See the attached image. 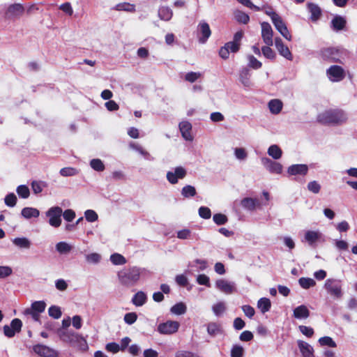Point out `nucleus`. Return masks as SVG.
Returning a JSON list of instances; mask_svg holds the SVG:
<instances>
[{
    "label": "nucleus",
    "instance_id": "f257e3e1",
    "mask_svg": "<svg viewBox=\"0 0 357 357\" xmlns=\"http://www.w3.org/2000/svg\"><path fill=\"white\" fill-rule=\"evenodd\" d=\"M347 121L346 113L340 109H327L317 116V121L323 125H341Z\"/></svg>",
    "mask_w": 357,
    "mask_h": 357
},
{
    "label": "nucleus",
    "instance_id": "f03ea898",
    "mask_svg": "<svg viewBox=\"0 0 357 357\" xmlns=\"http://www.w3.org/2000/svg\"><path fill=\"white\" fill-rule=\"evenodd\" d=\"M142 269L136 266L125 267L117 273L120 284L126 287L137 284L140 280Z\"/></svg>",
    "mask_w": 357,
    "mask_h": 357
},
{
    "label": "nucleus",
    "instance_id": "7ed1b4c3",
    "mask_svg": "<svg viewBox=\"0 0 357 357\" xmlns=\"http://www.w3.org/2000/svg\"><path fill=\"white\" fill-rule=\"evenodd\" d=\"M57 334L61 341L69 344L82 351L88 350L86 340L80 335L68 330H58Z\"/></svg>",
    "mask_w": 357,
    "mask_h": 357
},
{
    "label": "nucleus",
    "instance_id": "20e7f679",
    "mask_svg": "<svg viewBox=\"0 0 357 357\" xmlns=\"http://www.w3.org/2000/svg\"><path fill=\"white\" fill-rule=\"evenodd\" d=\"M328 293L336 298L342 296L341 281L336 279H327L324 285Z\"/></svg>",
    "mask_w": 357,
    "mask_h": 357
},
{
    "label": "nucleus",
    "instance_id": "39448f33",
    "mask_svg": "<svg viewBox=\"0 0 357 357\" xmlns=\"http://www.w3.org/2000/svg\"><path fill=\"white\" fill-rule=\"evenodd\" d=\"M25 8L21 3H13L8 6L4 17L6 20H14L20 19L24 13Z\"/></svg>",
    "mask_w": 357,
    "mask_h": 357
},
{
    "label": "nucleus",
    "instance_id": "423d86ee",
    "mask_svg": "<svg viewBox=\"0 0 357 357\" xmlns=\"http://www.w3.org/2000/svg\"><path fill=\"white\" fill-rule=\"evenodd\" d=\"M319 55L324 61L337 62L339 61L340 51L334 47H323L319 50Z\"/></svg>",
    "mask_w": 357,
    "mask_h": 357
},
{
    "label": "nucleus",
    "instance_id": "0eeeda50",
    "mask_svg": "<svg viewBox=\"0 0 357 357\" xmlns=\"http://www.w3.org/2000/svg\"><path fill=\"white\" fill-rule=\"evenodd\" d=\"M22 321L18 318H15L11 321L10 326H3V333L8 338L13 337L15 333H19L22 331Z\"/></svg>",
    "mask_w": 357,
    "mask_h": 357
},
{
    "label": "nucleus",
    "instance_id": "6e6552de",
    "mask_svg": "<svg viewBox=\"0 0 357 357\" xmlns=\"http://www.w3.org/2000/svg\"><path fill=\"white\" fill-rule=\"evenodd\" d=\"M62 208L59 206L50 208L47 212L49 223L54 227H59L61 224Z\"/></svg>",
    "mask_w": 357,
    "mask_h": 357
},
{
    "label": "nucleus",
    "instance_id": "1a4fd4ad",
    "mask_svg": "<svg viewBox=\"0 0 357 357\" xmlns=\"http://www.w3.org/2000/svg\"><path fill=\"white\" fill-rule=\"evenodd\" d=\"M326 74L332 82H340L345 77V72L340 66H331L327 70Z\"/></svg>",
    "mask_w": 357,
    "mask_h": 357
},
{
    "label": "nucleus",
    "instance_id": "9d476101",
    "mask_svg": "<svg viewBox=\"0 0 357 357\" xmlns=\"http://www.w3.org/2000/svg\"><path fill=\"white\" fill-rule=\"evenodd\" d=\"M179 326L176 321H167L158 325V331L161 334H172L178 331Z\"/></svg>",
    "mask_w": 357,
    "mask_h": 357
},
{
    "label": "nucleus",
    "instance_id": "9b49d317",
    "mask_svg": "<svg viewBox=\"0 0 357 357\" xmlns=\"http://www.w3.org/2000/svg\"><path fill=\"white\" fill-rule=\"evenodd\" d=\"M261 37L264 43L267 45H273V31L271 26L268 22H264L261 23Z\"/></svg>",
    "mask_w": 357,
    "mask_h": 357
},
{
    "label": "nucleus",
    "instance_id": "f8f14e48",
    "mask_svg": "<svg viewBox=\"0 0 357 357\" xmlns=\"http://www.w3.org/2000/svg\"><path fill=\"white\" fill-rule=\"evenodd\" d=\"M187 174L186 170L182 167H177L174 172H168L167 173V179L172 184L178 183V179L183 178Z\"/></svg>",
    "mask_w": 357,
    "mask_h": 357
},
{
    "label": "nucleus",
    "instance_id": "ddd939ff",
    "mask_svg": "<svg viewBox=\"0 0 357 357\" xmlns=\"http://www.w3.org/2000/svg\"><path fill=\"white\" fill-rule=\"evenodd\" d=\"M275 45L279 54L285 59L291 61L293 56L289 47L285 45L280 38H275Z\"/></svg>",
    "mask_w": 357,
    "mask_h": 357
},
{
    "label": "nucleus",
    "instance_id": "4468645a",
    "mask_svg": "<svg viewBox=\"0 0 357 357\" xmlns=\"http://www.w3.org/2000/svg\"><path fill=\"white\" fill-rule=\"evenodd\" d=\"M264 167L272 174H281L282 172V165L278 162L271 160L268 158H264L261 160Z\"/></svg>",
    "mask_w": 357,
    "mask_h": 357
},
{
    "label": "nucleus",
    "instance_id": "2eb2a0df",
    "mask_svg": "<svg viewBox=\"0 0 357 357\" xmlns=\"http://www.w3.org/2000/svg\"><path fill=\"white\" fill-rule=\"evenodd\" d=\"M33 350L41 357H56L57 356L56 352L54 349L43 344L34 345Z\"/></svg>",
    "mask_w": 357,
    "mask_h": 357
},
{
    "label": "nucleus",
    "instance_id": "dca6fc26",
    "mask_svg": "<svg viewBox=\"0 0 357 357\" xmlns=\"http://www.w3.org/2000/svg\"><path fill=\"white\" fill-rule=\"evenodd\" d=\"M308 166L305 164H296L289 166L287 169V173L291 176H305L308 173Z\"/></svg>",
    "mask_w": 357,
    "mask_h": 357
},
{
    "label": "nucleus",
    "instance_id": "f3484780",
    "mask_svg": "<svg viewBox=\"0 0 357 357\" xmlns=\"http://www.w3.org/2000/svg\"><path fill=\"white\" fill-rule=\"evenodd\" d=\"M198 32L201 34L199 40L201 43H205L211 35V30L209 24L202 21L198 24Z\"/></svg>",
    "mask_w": 357,
    "mask_h": 357
},
{
    "label": "nucleus",
    "instance_id": "a211bd4d",
    "mask_svg": "<svg viewBox=\"0 0 357 357\" xmlns=\"http://www.w3.org/2000/svg\"><path fill=\"white\" fill-rule=\"evenodd\" d=\"M179 129L181 132L183 137L186 139L191 141L192 137L191 135L192 125L188 121H182L179 123Z\"/></svg>",
    "mask_w": 357,
    "mask_h": 357
},
{
    "label": "nucleus",
    "instance_id": "6ab92c4d",
    "mask_svg": "<svg viewBox=\"0 0 357 357\" xmlns=\"http://www.w3.org/2000/svg\"><path fill=\"white\" fill-rule=\"evenodd\" d=\"M346 24V19L340 15H335L331 20V28L336 31L343 30Z\"/></svg>",
    "mask_w": 357,
    "mask_h": 357
},
{
    "label": "nucleus",
    "instance_id": "aec40b11",
    "mask_svg": "<svg viewBox=\"0 0 357 357\" xmlns=\"http://www.w3.org/2000/svg\"><path fill=\"white\" fill-rule=\"evenodd\" d=\"M215 285L218 289L227 294H231L234 290V286L223 279L218 280Z\"/></svg>",
    "mask_w": 357,
    "mask_h": 357
},
{
    "label": "nucleus",
    "instance_id": "412c9836",
    "mask_svg": "<svg viewBox=\"0 0 357 357\" xmlns=\"http://www.w3.org/2000/svg\"><path fill=\"white\" fill-rule=\"evenodd\" d=\"M310 314L308 308L305 305H301L294 308L293 316L296 319H307Z\"/></svg>",
    "mask_w": 357,
    "mask_h": 357
},
{
    "label": "nucleus",
    "instance_id": "4be33fe9",
    "mask_svg": "<svg viewBox=\"0 0 357 357\" xmlns=\"http://www.w3.org/2000/svg\"><path fill=\"white\" fill-rule=\"evenodd\" d=\"M298 345L303 357H314V350L308 343L300 340Z\"/></svg>",
    "mask_w": 357,
    "mask_h": 357
},
{
    "label": "nucleus",
    "instance_id": "5701e85b",
    "mask_svg": "<svg viewBox=\"0 0 357 357\" xmlns=\"http://www.w3.org/2000/svg\"><path fill=\"white\" fill-rule=\"evenodd\" d=\"M307 8L311 13V20L312 22L317 21L321 15V8L317 4H314L313 3H308Z\"/></svg>",
    "mask_w": 357,
    "mask_h": 357
},
{
    "label": "nucleus",
    "instance_id": "b1692460",
    "mask_svg": "<svg viewBox=\"0 0 357 357\" xmlns=\"http://www.w3.org/2000/svg\"><path fill=\"white\" fill-rule=\"evenodd\" d=\"M146 294L142 291H139L133 296L132 302L135 306L139 307L142 306L146 302Z\"/></svg>",
    "mask_w": 357,
    "mask_h": 357
},
{
    "label": "nucleus",
    "instance_id": "393cba45",
    "mask_svg": "<svg viewBox=\"0 0 357 357\" xmlns=\"http://www.w3.org/2000/svg\"><path fill=\"white\" fill-rule=\"evenodd\" d=\"M258 204V200L250 197L243 198L241 202V206L249 211H254Z\"/></svg>",
    "mask_w": 357,
    "mask_h": 357
},
{
    "label": "nucleus",
    "instance_id": "a878e982",
    "mask_svg": "<svg viewBox=\"0 0 357 357\" xmlns=\"http://www.w3.org/2000/svg\"><path fill=\"white\" fill-rule=\"evenodd\" d=\"M321 237V234L315 231H307L305 234V239L309 245H314Z\"/></svg>",
    "mask_w": 357,
    "mask_h": 357
},
{
    "label": "nucleus",
    "instance_id": "bb28decb",
    "mask_svg": "<svg viewBox=\"0 0 357 357\" xmlns=\"http://www.w3.org/2000/svg\"><path fill=\"white\" fill-rule=\"evenodd\" d=\"M268 107L272 114H278L282 109V102L278 99L271 100L268 102Z\"/></svg>",
    "mask_w": 357,
    "mask_h": 357
},
{
    "label": "nucleus",
    "instance_id": "cd10ccee",
    "mask_svg": "<svg viewBox=\"0 0 357 357\" xmlns=\"http://www.w3.org/2000/svg\"><path fill=\"white\" fill-rule=\"evenodd\" d=\"M257 307L264 314L268 312L271 307V303L269 298H261L257 302Z\"/></svg>",
    "mask_w": 357,
    "mask_h": 357
},
{
    "label": "nucleus",
    "instance_id": "c85d7f7f",
    "mask_svg": "<svg viewBox=\"0 0 357 357\" xmlns=\"http://www.w3.org/2000/svg\"><path fill=\"white\" fill-rule=\"evenodd\" d=\"M22 215L29 219L31 218H38L40 215V212L38 209L31 207H25L22 210Z\"/></svg>",
    "mask_w": 357,
    "mask_h": 357
},
{
    "label": "nucleus",
    "instance_id": "c756f323",
    "mask_svg": "<svg viewBox=\"0 0 357 357\" xmlns=\"http://www.w3.org/2000/svg\"><path fill=\"white\" fill-rule=\"evenodd\" d=\"M158 15L162 20L169 21L173 15L172 10L167 6H162L158 10Z\"/></svg>",
    "mask_w": 357,
    "mask_h": 357
},
{
    "label": "nucleus",
    "instance_id": "7c9ffc66",
    "mask_svg": "<svg viewBox=\"0 0 357 357\" xmlns=\"http://www.w3.org/2000/svg\"><path fill=\"white\" fill-rule=\"evenodd\" d=\"M250 71L248 68H243L240 72V81L245 86L250 85Z\"/></svg>",
    "mask_w": 357,
    "mask_h": 357
},
{
    "label": "nucleus",
    "instance_id": "2f4dec72",
    "mask_svg": "<svg viewBox=\"0 0 357 357\" xmlns=\"http://www.w3.org/2000/svg\"><path fill=\"white\" fill-rule=\"evenodd\" d=\"M268 154L273 159L278 160L282 157V151L278 145L273 144L268 148Z\"/></svg>",
    "mask_w": 357,
    "mask_h": 357
},
{
    "label": "nucleus",
    "instance_id": "473e14b6",
    "mask_svg": "<svg viewBox=\"0 0 357 357\" xmlns=\"http://www.w3.org/2000/svg\"><path fill=\"white\" fill-rule=\"evenodd\" d=\"M186 305L182 302L175 304L170 309L171 312L176 315L183 314L186 312Z\"/></svg>",
    "mask_w": 357,
    "mask_h": 357
},
{
    "label": "nucleus",
    "instance_id": "72a5a7b5",
    "mask_svg": "<svg viewBox=\"0 0 357 357\" xmlns=\"http://www.w3.org/2000/svg\"><path fill=\"white\" fill-rule=\"evenodd\" d=\"M114 9L116 10H124L131 13H134L136 10L135 6L134 4L127 2L119 3L116 4Z\"/></svg>",
    "mask_w": 357,
    "mask_h": 357
},
{
    "label": "nucleus",
    "instance_id": "f704fd0d",
    "mask_svg": "<svg viewBox=\"0 0 357 357\" xmlns=\"http://www.w3.org/2000/svg\"><path fill=\"white\" fill-rule=\"evenodd\" d=\"M298 283L301 287L305 289H307L316 285V282L310 278H301L298 280Z\"/></svg>",
    "mask_w": 357,
    "mask_h": 357
},
{
    "label": "nucleus",
    "instance_id": "c9c22d12",
    "mask_svg": "<svg viewBox=\"0 0 357 357\" xmlns=\"http://www.w3.org/2000/svg\"><path fill=\"white\" fill-rule=\"evenodd\" d=\"M110 261L114 265H124L126 264V259L121 254L114 253L110 256Z\"/></svg>",
    "mask_w": 357,
    "mask_h": 357
},
{
    "label": "nucleus",
    "instance_id": "e433bc0d",
    "mask_svg": "<svg viewBox=\"0 0 357 357\" xmlns=\"http://www.w3.org/2000/svg\"><path fill=\"white\" fill-rule=\"evenodd\" d=\"M47 184L42 181H33L31 183V189L35 194L40 193L44 188H46Z\"/></svg>",
    "mask_w": 357,
    "mask_h": 357
},
{
    "label": "nucleus",
    "instance_id": "4c0bfd02",
    "mask_svg": "<svg viewBox=\"0 0 357 357\" xmlns=\"http://www.w3.org/2000/svg\"><path fill=\"white\" fill-rule=\"evenodd\" d=\"M196 189L194 186L190 185H187L184 186L181 190V195L185 198H189L194 197L196 195Z\"/></svg>",
    "mask_w": 357,
    "mask_h": 357
},
{
    "label": "nucleus",
    "instance_id": "58836bf2",
    "mask_svg": "<svg viewBox=\"0 0 357 357\" xmlns=\"http://www.w3.org/2000/svg\"><path fill=\"white\" fill-rule=\"evenodd\" d=\"M56 249L60 254H67L71 251L72 247L66 242L61 241L56 243Z\"/></svg>",
    "mask_w": 357,
    "mask_h": 357
},
{
    "label": "nucleus",
    "instance_id": "ea45409f",
    "mask_svg": "<svg viewBox=\"0 0 357 357\" xmlns=\"http://www.w3.org/2000/svg\"><path fill=\"white\" fill-rule=\"evenodd\" d=\"M13 242L16 246L21 248H29L31 245L29 239L24 237L15 238Z\"/></svg>",
    "mask_w": 357,
    "mask_h": 357
},
{
    "label": "nucleus",
    "instance_id": "a19ab883",
    "mask_svg": "<svg viewBox=\"0 0 357 357\" xmlns=\"http://www.w3.org/2000/svg\"><path fill=\"white\" fill-rule=\"evenodd\" d=\"M235 18L237 22L246 24L250 21V17L248 14L243 11L238 10L235 13Z\"/></svg>",
    "mask_w": 357,
    "mask_h": 357
},
{
    "label": "nucleus",
    "instance_id": "79ce46f5",
    "mask_svg": "<svg viewBox=\"0 0 357 357\" xmlns=\"http://www.w3.org/2000/svg\"><path fill=\"white\" fill-rule=\"evenodd\" d=\"M46 303L43 301H34L31 304V307L29 310H33L34 312L41 313L45 311Z\"/></svg>",
    "mask_w": 357,
    "mask_h": 357
},
{
    "label": "nucleus",
    "instance_id": "37998d69",
    "mask_svg": "<svg viewBox=\"0 0 357 357\" xmlns=\"http://www.w3.org/2000/svg\"><path fill=\"white\" fill-rule=\"evenodd\" d=\"M90 165L92 169L97 172H102L105 169V165L100 159H93L90 162Z\"/></svg>",
    "mask_w": 357,
    "mask_h": 357
},
{
    "label": "nucleus",
    "instance_id": "c03bdc74",
    "mask_svg": "<svg viewBox=\"0 0 357 357\" xmlns=\"http://www.w3.org/2000/svg\"><path fill=\"white\" fill-rule=\"evenodd\" d=\"M319 343L321 346H328L330 347H336L335 342L329 336L321 337L319 339Z\"/></svg>",
    "mask_w": 357,
    "mask_h": 357
},
{
    "label": "nucleus",
    "instance_id": "a18cd8bd",
    "mask_svg": "<svg viewBox=\"0 0 357 357\" xmlns=\"http://www.w3.org/2000/svg\"><path fill=\"white\" fill-rule=\"evenodd\" d=\"M213 220L218 225H222L227 222L228 218L226 215L222 213H215L213 215Z\"/></svg>",
    "mask_w": 357,
    "mask_h": 357
},
{
    "label": "nucleus",
    "instance_id": "49530a36",
    "mask_svg": "<svg viewBox=\"0 0 357 357\" xmlns=\"http://www.w3.org/2000/svg\"><path fill=\"white\" fill-rule=\"evenodd\" d=\"M17 192L18 195L23 199L28 198L30 195L29 189L25 185H19L17 188Z\"/></svg>",
    "mask_w": 357,
    "mask_h": 357
},
{
    "label": "nucleus",
    "instance_id": "de8ad7c7",
    "mask_svg": "<svg viewBox=\"0 0 357 357\" xmlns=\"http://www.w3.org/2000/svg\"><path fill=\"white\" fill-rule=\"evenodd\" d=\"M48 314L54 319H59L62 314L60 307L56 305H52L49 307Z\"/></svg>",
    "mask_w": 357,
    "mask_h": 357
},
{
    "label": "nucleus",
    "instance_id": "09e8293b",
    "mask_svg": "<svg viewBox=\"0 0 357 357\" xmlns=\"http://www.w3.org/2000/svg\"><path fill=\"white\" fill-rule=\"evenodd\" d=\"M208 333L212 336H215L220 332V326L216 323H209L207 326Z\"/></svg>",
    "mask_w": 357,
    "mask_h": 357
},
{
    "label": "nucleus",
    "instance_id": "8fccbe9b",
    "mask_svg": "<svg viewBox=\"0 0 357 357\" xmlns=\"http://www.w3.org/2000/svg\"><path fill=\"white\" fill-rule=\"evenodd\" d=\"M271 45H266L261 47V52L264 56L269 59H275V52L270 47Z\"/></svg>",
    "mask_w": 357,
    "mask_h": 357
},
{
    "label": "nucleus",
    "instance_id": "3c124183",
    "mask_svg": "<svg viewBox=\"0 0 357 357\" xmlns=\"http://www.w3.org/2000/svg\"><path fill=\"white\" fill-rule=\"evenodd\" d=\"M307 188L310 192L314 194H318L321 190V185L317 181L309 182Z\"/></svg>",
    "mask_w": 357,
    "mask_h": 357
},
{
    "label": "nucleus",
    "instance_id": "603ef678",
    "mask_svg": "<svg viewBox=\"0 0 357 357\" xmlns=\"http://www.w3.org/2000/svg\"><path fill=\"white\" fill-rule=\"evenodd\" d=\"M226 310L225 305L223 302H218L213 306V311L215 315H221Z\"/></svg>",
    "mask_w": 357,
    "mask_h": 357
},
{
    "label": "nucleus",
    "instance_id": "864d4df0",
    "mask_svg": "<svg viewBox=\"0 0 357 357\" xmlns=\"http://www.w3.org/2000/svg\"><path fill=\"white\" fill-rule=\"evenodd\" d=\"M101 259V256L96 252L91 253L86 255V260L90 264H98Z\"/></svg>",
    "mask_w": 357,
    "mask_h": 357
},
{
    "label": "nucleus",
    "instance_id": "5fc2aeb1",
    "mask_svg": "<svg viewBox=\"0 0 357 357\" xmlns=\"http://www.w3.org/2000/svg\"><path fill=\"white\" fill-rule=\"evenodd\" d=\"M201 76H202V74L200 73L189 72L185 74V80L187 82H189L190 83H193L196 80H197L199 78H200Z\"/></svg>",
    "mask_w": 357,
    "mask_h": 357
},
{
    "label": "nucleus",
    "instance_id": "6e6d98bb",
    "mask_svg": "<svg viewBox=\"0 0 357 357\" xmlns=\"http://www.w3.org/2000/svg\"><path fill=\"white\" fill-rule=\"evenodd\" d=\"M5 204L10 207H13L17 203V197L14 193H10L5 197Z\"/></svg>",
    "mask_w": 357,
    "mask_h": 357
},
{
    "label": "nucleus",
    "instance_id": "4d7b16f0",
    "mask_svg": "<svg viewBox=\"0 0 357 357\" xmlns=\"http://www.w3.org/2000/svg\"><path fill=\"white\" fill-rule=\"evenodd\" d=\"M85 218L88 222H93L98 220V215L93 210H86L84 213Z\"/></svg>",
    "mask_w": 357,
    "mask_h": 357
},
{
    "label": "nucleus",
    "instance_id": "13d9d810",
    "mask_svg": "<svg viewBox=\"0 0 357 357\" xmlns=\"http://www.w3.org/2000/svg\"><path fill=\"white\" fill-rule=\"evenodd\" d=\"M298 329L300 332L307 337H312L314 333V329L312 327L306 326H299Z\"/></svg>",
    "mask_w": 357,
    "mask_h": 357
},
{
    "label": "nucleus",
    "instance_id": "bf43d9fd",
    "mask_svg": "<svg viewBox=\"0 0 357 357\" xmlns=\"http://www.w3.org/2000/svg\"><path fill=\"white\" fill-rule=\"evenodd\" d=\"M249 66L253 69H259L262 66L261 61H258L253 55L248 56Z\"/></svg>",
    "mask_w": 357,
    "mask_h": 357
},
{
    "label": "nucleus",
    "instance_id": "052dcab7",
    "mask_svg": "<svg viewBox=\"0 0 357 357\" xmlns=\"http://www.w3.org/2000/svg\"><path fill=\"white\" fill-rule=\"evenodd\" d=\"M243 348L239 345H234L231 350V357H243Z\"/></svg>",
    "mask_w": 357,
    "mask_h": 357
},
{
    "label": "nucleus",
    "instance_id": "680f3d73",
    "mask_svg": "<svg viewBox=\"0 0 357 357\" xmlns=\"http://www.w3.org/2000/svg\"><path fill=\"white\" fill-rule=\"evenodd\" d=\"M272 22L278 31L286 26V24L279 15L272 20Z\"/></svg>",
    "mask_w": 357,
    "mask_h": 357
},
{
    "label": "nucleus",
    "instance_id": "e2e57ef3",
    "mask_svg": "<svg viewBox=\"0 0 357 357\" xmlns=\"http://www.w3.org/2000/svg\"><path fill=\"white\" fill-rule=\"evenodd\" d=\"M124 321L129 324V325H131L132 324H134L137 319V314L135 313V312H128V313H126L124 316Z\"/></svg>",
    "mask_w": 357,
    "mask_h": 357
},
{
    "label": "nucleus",
    "instance_id": "0e129e2a",
    "mask_svg": "<svg viewBox=\"0 0 357 357\" xmlns=\"http://www.w3.org/2000/svg\"><path fill=\"white\" fill-rule=\"evenodd\" d=\"M199 215L204 219H209L211 216V211L210 208L206 206H201L199 208Z\"/></svg>",
    "mask_w": 357,
    "mask_h": 357
},
{
    "label": "nucleus",
    "instance_id": "69168bd1",
    "mask_svg": "<svg viewBox=\"0 0 357 357\" xmlns=\"http://www.w3.org/2000/svg\"><path fill=\"white\" fill-rule=\"evenodd\" d=\"M77 173V169L73 167H63L60 170V174L63 176H74Z\"/></svg>",
    "mask_w": 357,
    "mask_h": 357
},
{
    "label": "nucleus",
    "instance_id": "338daca9",
    "mask_svg": "<svg viewBox=\"0 0 357 357\" xmlns=\"http://www.w3.org/2000/svg\"><path fill=\"white\" fill-rule=\"evenodd\" d=\"M197 282L201 285H205L208 287L211 286L209 278L205 274L199 275L197 278Z\"/></svg>",
    "mask_w": 357,
    "mask_h": 357
},
{
    "label": "nucleus",
    "instance_id": "774afa93",
    "mask_svg": "<svg viewBox=\"0 0 357 357\" xmlns=\"http://www.w3.org/2000/svg\"><path fill=\"white\" fill-rule=\"evenodd\" d=\"M245 315L251 319L255 314V309L250 305H244L241 307Z\"/></svg>",
    "mask_w": 357,
    "mask_h": 357
}]
</instances>
